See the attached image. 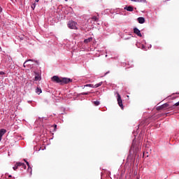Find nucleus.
Segmentation results:
<instances>
[{
	"mask_svg": "<svg viewBox=\"0 0 179 179\" xmlns=\"http://www.w3.org/2000/svg\"><path fill=\"white\" fill-rule=\"evenodd\" d=\"M52 82H55L56 83H59L60 85H66L69 83V82H72V80L69 78H59L57 76H54L52 78Z\"/></svg>",
	"mask_w": 179,
	"mask_h": 179,
	"instance_id": "nucleus-1",
	"label": "nucleus"
},
{
	"mask_svg": "<svg viewBox=\"0 0 179 179\" xmlns=\"http://www.w3.org/2000/svg\"><path fill=\"white\" fill-rule=\"evenodd\" d=\"M78 23L75 22V21H69L67 24V26L69 29H73V30H78V27L76 25Z\"/></svg>",
	"mask_w": 179,
	"mask_h": 179,
	"instance_id": "nucleus-2",
	"label": "nucleus"
},
{
	"mask_svg": "<svg viewBox=\"0 0 179 179\" xmlns=\"http://www.w3.org/2000/svg\"><path fill=\"white\" fill-rule=\"evenodd\" d=\"M117 94V104L120 106L122 110H124V105L122 104V99H121V95H120V93L116 92Z\"/></svg>",
	"mask_w": 179,
	"mask_h": 179,
	"instance_id": "nucleus-3",
	"label": "nucleus"
},
{
	"mask_svg": "<svg viewBox=\"0 0 179 179\" xmlns=\"http://www.w3.org/2000/svg\"><path fill=\"white\" fill-rule=\"evenodd\" d=\"M103 85V82H100L98 84L93 85V84H87L85 86L89 87H93V88H96V87H100Z\"/></svg>",
	"mask_w": 179,
	"mask_h": 179,
	"instance_id": "nucleus-4",
	"label": "nucleus"
},
{
	"mask_svg": "<svg viewBox=\"0 0 179 179\" xmlns=\"http://www.w3.org/2000/svg\"><path fill=\"white\" fill-rule=\"evenodd\" d=\"M167 107H169V103H166L160 106H157V111H160V110H164V108H167Z\"/></svg>",
	"mask_w": 179,
	"mask_h": 179,
	"instance_id": "nucleus-5",
	"label": "nucleus"
},
{
	"mask_svg": "<svg viewBox=\"0 0 179 179\" xmlns=\"http://www.w3.org/2000/svg\"><path fill=\"white\" fill-rule=\"evenodd\" d=\"M134 34H136L138 37H142V34L141 33V31L136 27L134 29Z\"/></svg>",
	"mask_w": 179,
	"mask_h": 179,
	"instance_id": "nucleus-6",
	"label": "nucleus"
},
{
	"mask_svg": "<svg viewBox=\"0 0 179 179\" xmlns=\"http://www.w3.org/2000/svg\"><path fill=\"white\" fill-rule=\"evenodd\" d=\"M5 134H6V129H0V141H2V136L5 135Z\"/></svg>",
	"mask_w": 179,
	"mask_h": 179,
	"instance_id": "nucleus-7",
	"label": "nucleus"
},
{
	"mask_svg": "<svg viewBox=\"0 0 179 179\" xmlns=\"http://www.w3.org/2000/svg\"><path fill=\"white\" fill-rule=\"evenodd\" d=\"M138 23H140V24H143V23H145V17H139L137 19Z\"/></svg>",
	"mask_w": 179,
	"mask_h": 179,
	"instance_id": "nucleus-8",
	"label": "nucleus"
},
{
	"mask_svg": "<svg viewBox=\"0 0 179 179\" xmlns=\"http://www.w3.org/2000/svg\"><path fill=\"white\" fill-rule=\"evenodd\" d=\"M41 76H40V73L35 72L34 80L37 82V80H41Z\"/></svg>",
	"mask_w": 179,
	"mask_h": 179,
	"instance_id": "nucleus-9",
	"label": "nucleus"
},
{
	"mask_svg": "<svg viewBox=\"0 0 179 179\" xmlns=\"http://www.w3.org/2000/svg\"><path fill=\"white\" fill-rule=\"evenodd\" d=\"M20 165H22V162H17L14 167H13V170L16 171L19 167H20Z\"/></svg>",
	"mask_w": 179,
	"mask_h": 179,
	"instance_id": "nucleus-10",
	"label": "nucleus"
},
{
	"mask_svg": "<svg viewBox=\"0 0 179 179\" xmlns=\"http://www.w3.org/2000/svg\"><path fill=\"white\" fill-rule=\"evenodd\" d=\"M124 10H127L128 12H132L134 11V7L129 6H126L124 7Z\"/></svg>",
	"mask_w": 179,
	"mask_h": 179,
	"instance_id": "nucleus-11",
	"label": "nucleus"
},
{
	"mask_svg": "<svg viewBox=\"0 0 179 179\" xmlns=\"http://www.w3.org/2000/svg\"><path fill=\"white\" fill-rule=\"evenodd\" d=\"M92 40H93V38L90 37L84 40V43H85V44H87V43H90V41H92Z\"/></svg>",
	"mask_w": 179,
	"mask_h": 179,
	"instance_id": "nucleus-12",
	"label": "nucleus"
},
{
	"mask_svg": "<svg viewBox=\"0 0 179 179\" xmlns=\"http://www.w3.org/2000/svg\"><path fill=\"white\" fill-rule=\"evenodd\" d=\"M36 93H37L38 94H40L41 93H42V90H41V88L37 87L36 90Z\"/></svg>",
	"mask_w": 179,
	"mask_h": 179,
	"instance_id": "nucleus-13",
	"label": "nucleus"
},
{
	"mask_svg": "<svg viewBox=\"0 0 179 179\" xmlns=\"http://www.w3.org/2000/svg\"><path fill=\"white\" fill-rule=\"evenodd\" d=\"M133 2H146V0H131Z\"/></svg>",
	"mask_w": 179,
	"mask_h": 179,
	"instance_id": "nucleus-14",
	"label": "nucleus"
},
{
	"mask_svg": "<svg viewBox=\"0 0 179 179\" xmlns=\"http://www.w3.org/2000/svg\"><path fill=\"white\" fill-rule=\"evenodd\" d=\"M93 103L94 104V106H99L100 105V101H94L93 102Z\"/></svg>",
	"mask_w": 179,
	"mask_h": 179,
	"instance_id": "nucleus-15",
	"label": "nucleus"
},
{
	"mask_svg": "<svg viewBox=\"0 0 179 179\" xmlns=\"http://www.w3.org/2000/svg\"><path fill=\"white\" fill-rule=\"evenodd\" d=\"M92 20H94V22H97L99 20V17H97L96 16H94L92 17Z\"/></svg>",
	"mask_w": 179,
	"mask_h": 179,
	"instance_id": "nucleus-16",
	"label": "nucleus"
},
{
	"mask_svg": "<svg viewBox=\"0 0 179 179\" xmlns=\"http://www.w3.org/2000/svg\"><path fill=\"white\" fill-rule=\"evenodd\" d=\"M29 61H33V60L29 59V60H27L26 62H24V64H23V66H24V68H26V64H27V62H29Z\"/></svg>",
	"mask_w": 179,
	"mask_h": 179,
	"instance_id": "nucleus-17",
	"label": "nucleus"
},
{
	"mask_svg": "<svg viewBox=\"0 0 179 179\" xmlns=\"http://www.w3.org/2000/svg\"><path fill=\"white\" fill-rule=\"evenodd\" d=\"M20 167H22V169H26V164H24V163H21Z\"/></svg>",
	"mask_w": 179,
	"mask_h": 179,
	"instance_id": "nucleus-18",
	"label": "nucleus"
},
{
	"mask_svg": "<svg viewBox=\"0 0 179 179\" xmlns=\"http://www.w3.org/2000/svg\"><path fill=\"white\" fill-rule=\"evenodd\" d=\"M31 9H33V10H34V9H36V3H34L31 5Z\"/></svg>",
	"mask_w": 179,
	"mask_h": 179,
	"instance_id": "nucleus-19",
	"label": "nucleus"
},
{
	"mask_svg": "<svg viewBox=\"0 0 179 179\" xmlns=\"http://www.w3.org/2000/svg\"><path fill=\"white\" fill-rule=\"evenodd\" d=\"M81 94H83L84 96H87V94H90V92H83Z\"/></svg>",
	"mask_w": 179,
	"mask_h": 179,
	"instance_id": "nucleus-20",
	"label": "nucleus"
},
{
	"mask_svg": "<svg viewBox=\"0 0 179 179\" xmlns=\"http://www.w3.org/2000/svg\"><path fill=\"white\" fill-rule=\"evenodd\" d=\"M24 162L27 163V165L28 166L29 169H30V164H29V162L26 161V159H24Z\"/></svg>",
	"mask_w": 179,
	"mask_h": 179,
	"instance_id": "nucleus-21",
	"label": "nucleus"
},
{
	"mask_svg": "<svg viewBox=\"0 0 179 179\" xmlns=\"http://www.w3.org/2000/svg\"><path fill=\"white\" fill-rule=\"evenodd\" d=\"M54 128H55V129H54V131H57V124H55V125H54Z\"/></svg>",
	"mask_w": 179,
	"mask_h": 179,
	"instance_id": "nucleus-22",
	"label": "nucleus"
},
{
	"mask_svg": "<svg viewBox=\"0 0 179 179\" xmlns=\"http://www.w3.org/2000/svg\"><path fill=\"white\" fill-rule=\"evenodd\" d=\"M0 75H5V72H3V71H0Z\"/></svg>",
	"mask_w": 179,
	"mask_h": 179,
	"instance_id": "nucleus-23",
	"label": "nucleus"
},
{
	"mask_svg": "<svg viewBox=\"0 0 179 179\" xmlns=\"http://www.w3.org/2000/svg\"><path fill=\"white\" fill-rule=\"evenodd\" d=\"M1 12H2V8L1 7H0V13H1Z\"/></svg>",
	"mask_w": 179,
	"mask_h": 179,
	"instance_id": "nucleus-24",
	"label": "nucleus"
},
{
	"mask_svg": "<svg viewBox=\"0 0 179 179\" xmlns=\"http://www.w3.org/2000/svg\"><path fill=\"white\" fill-rule=\"evenodd\" d=\"M8 177H9V178H12V176L11 175H9Z\"/></svg>",
	"mask_w": 179,
	"mask_h": 179,
	"instance_id": "nucleus-25",
	"label": "nucleus"
},
{
	"mask_svg": "<svg viewBox=\"0 0 179 179\" xmlns=\"http://www.w3.org/2000/svg\"><path fill=\"white\" fill-rule=\"evenodd\" d=\"M39 0H35V2H38Z\"/></svg>",
	"mask_w": 179,
	"mask_h": 179,
	"instance_id": "nucleus-26",
	"label": "nucleus"
},
{
	"mask_svg": "<svg viewBox=\"0 0 179 179\" xmlns=\"http://www.w3.org/2000/svg\"><path fill=\"white\" fill-rule=\"evenodd\" d=\"M36 63L38 64V61H35Z\"/></svg>",
	"mask_w": 179,
	"mask_h": 179,
	"instance_id": "nucleus-27",
	"label": "nucleus"
},
{
	"mask_svg": "<svg viewBox=\"0 0 179 179\" xmlns=\"http://www.w3.org/2000/svg\"><path fill=\"white\" fill-rule=\"evenodd\" d=\"M143 48H145V46H144V45H143Z\"/></svg>",
	"mask_w": 179,
	"mask_h": 179,
	"instance_id": "nucleus-28",
	"label": "nucleus"
},
{
	"mask_svg": "<svg viewBox=\"0 0 179 179\" xmlns=\"http://www.w3.org/2000/svg\"><path fill=\"white\" fill-rule=\"evenodd\" d=\"M65 1H68V0H65Z\"/></svg>",
	"mask_w": 179,
	"mask_h": 179,
	"instance_id": "nucleus-29",
	"label": "nucleus"
}]
</instances>
